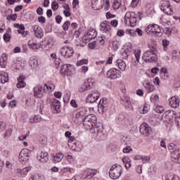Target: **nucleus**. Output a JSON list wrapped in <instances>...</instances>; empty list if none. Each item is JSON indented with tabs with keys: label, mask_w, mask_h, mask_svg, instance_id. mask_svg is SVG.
<instances>
[{
	"label": "nucleus",
	"mask_w": 180,
	"mask_h": 180,
	"mask_svg": "<svg viewBox=\"0 0 180 180\" xmlns=\"http://www.w3.org/2000/svg\"><path fill=\"white\" fill-rule=\"evenodd\" d=\"M83 126L86 130H90L91 133L96 134L98 140H103L105 135L103 131V127L101 124H96V116L90 114L84 117L83 121Z\"/></svg>",
	"instance_id": "obj_1"
},
{
	"label": "nucleus",
	"mask_w": 180,
	"mask_h": 180,
	"mask_svg": "<svg viewBox=\"0 0 180 180\" xmlns=\"http://www.w3.org/2000/svg\"><path fill=\"white\" fill-rule=\"evenodd\" d=\"M148 49L143 55V60L145 63H157L158 56H157V48L155 46L148 44Z\"/></svg>",
	"instance_id": "obj_2"
},
{
	"label": "nucleus",
	"mask_w": 180,
	"mask_h": 180,
	"mask_svg": "<svg viewBox=\"0 0 180 180\" xmlns=\"http://www.w3.org/2000/svg\"><path fill=\"white\" fill-rule=\"evenodd\" d=\"M168 149L172 154V161L176 164L180 163V149L175 143L168 145Z\"/></svg>",
	"instance_id": "obj_3"
},
{
	"label": "nucleus",
	"mask_w": 180,
	"mask_h": 180,
	"mask_svg": "<svg viewBox=\"0 0 180 180\" xmlns=\"http://www.w3.org/2000/svg\"><path fill=\"white\" fill-rule=\"evenodd\" d=\"M123 172V167L120 165H113L109 171L110 178L111 179H119Z\"/></svg>",
	"instance_id": "obj_4"
},
{
	"label": "nucleus",
	"mask_w": 180,
	"mask_h": 180,
	"mask_svg": "<svg viewBox=\"0 0 180 180\" xmlns=\"http://www.w3.org/2000/svg\"><path fill=\"white\" fill-rule=\"evenodd\" d=\"M60 54L65 58H70L74 56V49L71 46H63L60 49Z\"/></svg>",
	"instance_id": "obj_5"
},
{
	"label": "nucleus",
	"mask_w": 180,
	"mask_h": 180,
	"mask_svg": "<svg viewBox=\"0 0 180 180\" xmlns=\"http://www.w3.org/2000/svg\"><path fill=\"white\" fill-rule=\"evenodd\" d=\"M139 131L141 134H143L145 137H148V136L151 134V127H150L148 124L144 122L141 125Z\"/></svg>",
	"instance_id": "obj_6"
},
{
	"label": "nucleus",
	"mask_w": 180,
	"mask_h": 180,
	"mask_svg": "<svg viewBox=\"0 0 180 180\" xmlns=\"http://www.w3.org/2000/svg\"><path fill=\"white\" fill-rule=\"evenodd\" d=\"M95 84V79L89 78L86 82L84 83L83 86L79 89L80 92H85V91H88V89H91L94 88Z\"/></svg>",
	"instance_id": "obj_7"
},
{
	"label": "nucleus",
	"mask_w": 180,
	"mask_h": 180,
	"mask_svg": "<svg viewBox=\"0 0 180 180\" xmlns=\"http://www.w3.org/2000/svg\"><path fill=\"white\" fill-rule=\"evenodd\" d=\"M107 78L110 79H117L120 78V70L116 68H112L107 72Z\"/></svg>",
	"instance_id": "obj_8"
},
{
	"label": "nucleus",
	"mask_w": 180,
	"mask_h": 180,
	"mask_svg": "<svg viewBox=\"0 0 180 180\" xmlns=\"http://www.w3.org/2000/svg\"><path fill=\"white\" fill-rule=\"evenodd\" d=\"M99 96H101V94H99V91H94L90 93L86 99L87 103H95L98 99H99Z\"/></svg>",
	"instance_id": "obj_9"
},
{
	"label": "nucleus",
	"mask_w": 180,
	"mask_h": 180,
	"mask_svg": "<svg viewBox=\"0 0 180 180\" xmlns=\"http://www.w3.org/2000/svg\"><path fill=\"white\" fill-rule=\"evenodd\" d=\"M97 36L98 32H96V30L94 29L89 30L86 34L83 37V40L85 41H91V40H94V39H95Z\"/></svg>",
	"instance_id": "obj_10"
},
{
	"label": "nucleus",
	"mask_w": 180,
	"mask_h": 180,
	"mask_svg": "<svg viewBox=\"0 0 180 180\" xmlns=\"http://www.w3.org/2000/svg\"><path fill=\"white\" fill-rule=\"evenodd\" d=\"M60 108H61V103L60 102V101L56 98L52 100L51 107L52 112H53V113H60V112H61Z\"/></svg>",
	"instance_id": "obj_11"
},
{
	"label": "nucleus",
	"mask_w": 180,
	"mask_h": 180,
	"mask_svg": "<svg viewBox=\"0 0 180 180\" xmlns=\"http://www.w3.org/2000/svg\"><path fill=\"white\" fill-rule=\"evenodd\" d=\"M72 65H63L61 66L60 72L67 76L72 75Z\"/></svg>",
	"instance_id": "obj_12"
},
{
	"label": "nucleus",
	"mask_w": 180,
	"mask_h": 180,
	"mask_svg": "<svg viewBox=\"0 0 180 180\" xmlns=\"http://www.w3.org/2000/svg\"><path fill=\"white\" fill-rule=\"evenodd\" d=\"M97 172L98 171H96V169H87L84 171L83 178L84 179H92V176L96 175Z\"/></svg>",
	"instance_id": "obj_13"
},
{
	"label": "nucleus",
	"mask_w": 180,
	"mask_h": 180,
	"mask_svg": "<svg viewBox=\"0 0 180 180\" xmlns=\"http://www.w3.org/2000/svg\"><path fill=\"white\" fill-rule=\"evenodd\" d=\"M108 110V99L106 98H103L102 100L100 101L98 103V110L104 113Z\"/></svg>",
	"instance_id": "obj_14"
},
{
	"label": "nucleus",
	"mask_w": 180,
	"mask_h": 180,
	"mask_svg": "<svg viewBox=\"0 0 180 180\" xmlns=\"http://www.w3.org/2000/svg\"><path fill=\"white\" fill-rule=\"evenodd\" d=\"M180 100L178 96H173L169 99V105L171 108H176L179 106Z\"/></svg>",
	"instance_id": "obj_15"
},
{
	"label": "nucleus",
	"mask_w": 180,
	"mask_h": 180,
	"mask_svg": "<svg viewBox=\"0 0 180 180\" xmlns=\"http://www.w3.org/2000/svg\"><path fill=\"white\" fill-rule=\"evenodd\" d=\"M112 26H110V22L109 21H104L100 25V30L103 33H108L110 30Z\"/></svg>",
	"instance_id": "obj_16"
},
{
	"label": "nucleus",
	"mask_w": 180,
	"mask_h": 180,
	"mask_svg": "<svg viewBox=\"0 0 180 180\" xmlns=\"http://www.w3.org/2000/svg\"><path fill=\"white\" fill-rule=\"evenodd\" d=\"M37 160L44 164L47 162L49 161V153L46 151H41L37 156Z\"/></svg>",
	"instance_id": "obj_17"
},
{
	"label": "nucleus",
	"mask_w": 180,
	"mask_h": 180,
	"mask_svg": "<svg viewBox=\"0 0 180 180\" xmlns=\"http://www.w3.org/2000/svg\"><path fill=\"white\" fill-rule=\"evenodd\" d=\"M32 30L34 32V35L36 36V37H37L38 39H41V37H43V30L41 29V27H39V25H33Z\"/></svg>",
	"instance_id": "obj_18"
},
{
	"label": "nucleus",
	"mask_w": 180,
	"mask_h": 180,
	"mask_svg": "<svg viewBox=\"0 0 180 180\" xmlns=\"http://www.w3.org/2000/svg\"><path fill=\"white\" fill-rule=\"evenodd\" d=\"M26 79V77L25 75H21L18 79V83L16 84L17 88H25L26 86V82H25V80Z\"/></svg>",
	"instance_id": "obj_19"
},
{
	"label": "nucleus",
	"mask_w": 180,
	"mask_h": 180,
	"mask_svg": "<svg viewBox=\"0 0 180 180\" xmlns=\"http://www.w3.org/2000/svg\"><path fill=\"white\" fill-rule=\"evenodd\" d=\"M128 20L132 27H134L136 25H137V20H139V14H136V13H134L133 16H130L129 18H128Z\"/></svg>",
	"instance_id": "obj_20"
},
{
	"label": "nucleus",
	"mask_w": 180,
	"mask_h": 180,
	"mask_svg": "<svg viewBox=\"0 0 180 180\" xmlns=\"http://www.w3.org/2000/svg\"><path fill=\"white\" fill-rule=\"evenodd\" d=\"M9 81V75L8 72L1 71L0 72V82L1 84H5Z\"/></svg>",
	"instance_id": "obj_21"
},
{
	"label": "nucleus",
	"mask_w": 180,
	"mask_h": 180,
	"mask_svg": "<svg viewBox=\"0 0 180 180\" xmlns=\"http://www.w3.org/2000/svg\"><path fill=\"white\" fill-rule=\"evenodd\" d=\"M134 56L136 60H132L131 63L134 64V65H139L140 63V57L141 56V51L140 50H136L134 51Z\"/></svg>",
	"instance_id": "obj_22"
},
{
	"label": "nucleus",
	"mask_w": 180,
	"mask_h": 180,
	"mask_svg": "<svg viewBox=\"0 0 180 180\" xmlns=\"http://www.w3.org/2000/svg\"><path fill=\"white\" fill-rule=\"evenodd\" d=\"M43 91V86L41 85H38L34 88V96L35 98H40L41 97V92Z\"/></svg>",
	"instance_id": "obj_23"
},
{
	"label": "nucleus",
	"mask_w": 180,
	"mask_h": 180,
	"mask_svg": "<svg viewBox=\"0 0 180 180\" xmlns=\"http://www.w3.org/2000/svg\"><path fill=\"white\" fill-rule=\"evenodd\" d=\"M116 64L121 71H126V68L127 66L126 65V62H124V60L118 59L116 60Z\"/></svg>",
	"instance_id": "obj_24"
},
{
	"label": "nucleus",
	"mask_w": 180,
	"mask_h": 180,
	"mask_svg": "<svg viewBox=\"0 0 180 180\" xmlns=\"http://www.w3.org/2000/svg\"><path fill=\"white\" fill-rule=\"evenodd\" d=\"M29 64L32 70H36L39 67V60L34 58H30Z\"/></svg>",
	"instance_id": "obj_25"
},
{
	"label": "nucleus",
	"mask_w": 180,
	"mask_h": 180,
	"mask_svg": "<svg viewBox=\"0 0 180 180\" xmlns=\"http://www.w3.org/2000/svg\"><path fill=\"white\" fill-rule=\"evenodd\" d=\"M8 64V56L6 54H3L0 58V66L1 68H5Z\"/></svg>",
	"instance_id": "obj_26"
},
{
	"label": "nucleus",
	"mask_w": 180,
	"mask_h": 180,
	"mask_svg": "<svg viewBox=\"0 0 180 180\" xmlns=\"http://www.w3.org/2000/svg\"><path fill=\"white\" fill-rule=\"evenodd\" d=\"M63 158H64V155L61 153H56L55 156H53V161L55 164H57V162H61Z\"/></svg>",
	"instance_id": "obj_27"
},
{
	"label": "nucleus",
	"mask_w": 180,
	"mask_h": 180,
	"mask_svg": "<svg viewBox=\"0 0 180 180\" xmlns=\"http://www.w3.org/2000/svg\"><path fill=\"white\" fill-rule=\"evenodd\" d=\"M164 115L166 116V117H167V119L171 120L172 118L175 119V117L176 116V112H175V111L174 110H167L165 113Z\"/></svg>",
	"instance_id": "obj_28"
},
{
	"label": "nucleus",
	"mask_w": 180,
	"mask_h": 180,
	"mask_svg": "<svg viewBox=\"0 0 180 180\" xmlns=\"http://www.w3.org/2000/svg\"><path fill=\"white\" fill-rule=\"evenodd\" d=\"M157 27H158L155 28V30L153 31V34L155 37H161V36H162L163 30L158 25H157Z\"/></svg>",
	"instance_id": "obj_29"
},
{
	"label": "nucleus",
	"mask_w": 180,
	"mask_h": 180,
	"mask_svg": "<svg viewBox=\"0 0 180 180\" xmlns=\"http://www.w3.org/2000/svg\"><path fill=\"white\" fill-rule=\"evenodd\" d=\"M120 54L122 58H124V60H126V58H127L130 54V52L129 51V49L122 48L120 51Z\"/></svg>",
	"instance_id": "obj_30"
},
{
	"label": "nucleus",
	"mask_w": 180,
	"mask_h": 180,
	"mask_svg": "<svg viewBox=\"0 0 180 180\" xmlns=\"http://www.w3.org/2000/svg\"><path fill=\"white\" fill-rule=\"evenodd\" d=\"M55 86L53 84H44L43 91L45 92V94H50V92H52L53 90L54 89Z\"/></svg>",
	"instance_id": "obj_31"
},
{
	"label": "nucleus",
	"mask_w": 180,
	"mask_h": 180,
	"mask_svg": "<svg viewBox=\"0 0 180 180\" xmlns=\"http://www.w3.org/2000/svg\"><path fill=\"white\" fill-rule=\"evenodd\" d=\"M21 157H25V158H29L32 155V151L29 149H22L20 153Z\"/></svg>",
	"instance_id": "obj_32"
},
{
	"label": "nucleus",
	"mask_w": 180,
	"mask_h": 180,
	"mask_svg": "<svg viewBox=\"0 0 180 180\" xmlns=\"http://www.w3.org/2000/svg\"><path fill=\"white\" fill-rule=\"evenodd\" d=\"M162 180H179V176L175 174H167L162 178Z\"/></svg>",
	"instance_id": "obj_33"
},
{
	"label": "nucleus",
	"mask_w": 180,
	"mask_h": 180,
	"mask_svg": "<svg viewBox=\"0 0 180 180\" xmlns=\"http://www.w3.org/2000/svg\"><path fill=\"white\" fill-rule=\"evenodd\" d=\"M28 46L32 49V50H39V44L34 42L33 40H30L28 41Z\"/></svg>",
	"instance_id": "obj_34"
},
{
	"label": "nucleus",
	"mask_w": 180,
	"mask_h": 180,
	"mask_svg": "<svg viewBox=\"0 0 180 180\" xmlns=\"http://www.w3.org/2000/svg\"><path fill=\"white\" fill-rule=\"evenodd\" d=\"M122 6V0H113L112 8V9H119Z\"/></svg>",
	"instance_id": "obj_35"
},
{
	"label": "nucleus",
	"mask_w": 180,
	"mask_h": 180,
	"mask_svg": "<svg viewBox=\"0 0 180 180\" xmlns=\"http://www.w3.org/2000/svg\"><path fill=\"white\" fill-rule=\"evenodd\" d=\"M162 11H163V13H165V15H174V11L172 10V6L171 5L162 10Z\"/></svg>",
	"instance_id": "obj_36"
},
{
	"label": "nucleus",
	"mask_w": 180,
	"mask_h": 180,
	"mask_svg": "<svg viewBox=\"0 0 180 180\" xmlns=\"http://www.w3.org/2000/svg\"><path fill=\"white\" fill-rule=\"evenodd\" d=\"M160 9L161 11H163L165 8H168L171 4H169V1L168 0H162L160 2Z\"/></svg>",
	"instance_id": "obj_37"
},
{
	"label": "nucleus",
	"mask_w": 180,
	"mask_h": 180,
	"mask_svg": "<svg viewBox=\"0 0 180 180\" xmlns=\"http://www.w3.org/2000/svg\"><path fill=\"white\" fill-rule=\"evenodd\" d=\"M160 77L162 79H168V70H167V68H162Z\"/></svg>",
	"instance_id": "obj_38"
},
{
	"label": "nucleus",
	"mask_w": 180,
	"mask_h": 180,
	"mask_svg": "<svg viewBox=\"0 0 180 180\" xmlns=\"http://www.w3.org/2000/svg\"><path fill=\"white\" fill-rule=\"evenodd\" d=\"M143 86L148 92H153L154 91V85L148 82L143 84Z\"/></svg>",
	"instance_id": "obj_39"
},
{
	"label": "nucleus",
	"mask_w": 180,
	"mask_h": 180,
	"mask_svg": "<svg viewBox=\"0 0 180 180\" xmlns=\"http://www.w3.org/2000/svg\"><path fill=\"white\" fill-rule=\"evenodd\" d=\"M69 147H71V149L74 151H79V142L75 141L71 146H69Z\"/></svg>",
	"instance_id": "obj_40"
},
{
	"label": "nucleus",
	"mask_w": 180,
	"mask_h": 180,
	"mask_svg": "<svg viewBox=\"0 0 180 180\" xmlns=\"http://www.w3.org/2000/svg\"><path fill=\"white\" fill-rule=\"evenodd\" d=\"M41 121V117L40 115H34L30 119V123H39Z\"/></svg>",
	"instance_id": "obj_41"
},
{
	"label": "nucleus",
	"mask_w": 180,
	"mask_h": 180,
	"mask_svg": "<svg viewBox=\"0 0 180 180\" xmlns=\"http://www.w3.org/2000/svg\"><path fill=\"white\" fill-rule=\"evenodd\" d=\"M122 101L124 102L125 108H130L131 106V103H130V98L128 96H124L122 98Z\"/></svg>",
	"instance_id": "obj_42"
},
{
	"label": "nucleus",
	"mask_w": 180,
	"mask_h": 180,
	"mask_svg": "<svg viewBox=\"0 0 180 180\" xmlns=\"http://www.w3.org/2000/svg\"><path fill=\"white\" fill-rule=\"evenodd\" d=\"M89 60L88 59H82L80 60H78L76 63V65H77V67H80L81 65H84L85 64H88Z\"/></svg>",
	"instance_id": "obj_43"
},
{
	"label": "nucleus",
	"mask_w": 180,
	"mask_h": 180,
	"mask_svg": "<svg viewBox=\"0 0 180 180\" xmlns=\"http://www.w3.org/2000/svg\"><path fill=\"white\" fill-rule=\"evenodd\" d=\"M130 16H134V12L131 11H129V12H127L126 14H125V16H124V20L125 22H127L129 21V19H130Z\"/></svg>",
	"instance_id": "obj_44"
},
{
	"label": "nucleus",
	"mask_w": 180,
	"mask_h": 180,
	"mask_svg": "<svg viewBox=\"0 0 180 180\" xmlns=\"http://www.w3.org/2000/svg\"><path fill=\"white\" fill-rule=\"evenodd\" d=\"M174 120L178 127H180V112L176 113V116L174 117Z\"/></svg>",
	"instance_id": "obj_45"
},
{
	"label": "nucleus",
	"mask_w": 180,
	"mask_h": 180,
	"mask_svg": "<svg viewBox=\"0 0 180 180\" xmlns=\"http://www.w3.org/2000/svg\"><path fill=\"white\" fill-rule=\"evenodd\" d=\"M155 112H156V113H163L164 112V107L161 106V105H157L155 109H154Z\"/></svg>",
	"instance_id": "obj_46"
},
{
	"label": "nucleus",
	"mask_w": 180,
	"mask_h": 180,
	"mask_svg": "<svg viewBox=\"0 0 180 180\" xmlns=\"http://www.w3.org/2000/svg\"><path fill=\"white\" fill-rule=\"evenodd\" d=\"M162 46L165 51H167L168 46H169V41L167 39H163L162 40Z\"/></svg>",
	"instance_id": "obj_47"
},
{
	"label": "nucleus",
	"mask_w": 180,
	"mask_h": 180,
	"mask_svg": "<svg viewBox=\"0 0 180 180\" xmlns=\"http://www.w3.org/2000/svg\"><path fill=\"white\" fill-rule=\"evenodd\" d=\"M70 25H71L70 21H65L64 22V24L63 25V29L65 32H67V30H68V27H70Z\"/></svg>",
	"instance_id": "obj_48"
},
{
	"label": "nucleus",
	"mask_w": 180,
	"mask_h": 180,
	"mask_svg": "<svg viewBox=\"0 0 180 180\" xmlns=\"http://www.w3.org/2000/svg\"><path fill=\"white\" fill-rule=\"evenodd\" d=\"M91 6L94 11H99L102 8V6H98V1L93 3Z\"/></svg>",
	"instance_id": "obj_49"
},
{
	"label": "nucleus",
	"mask_w": 180,
	"mask_h": 180,
	"mask_svg": "<svg viewBox=\"0 0 180 180\" xmlns=\"http://www.w3.org/2000/svg\"><path fill=\"white\" fill-rule=\"evenodd\" d=\"M130 151H133V149L130 146H127L123 148V153H124V154H129Z\"/></svg>",
	"instance_id": "obj_50"
},
{
	"label": "nucleus",
	"mask_w": 180,
	"mask_h": 180,
	"mask_svg": "<svg viewBox=\"0 0 180 180\" xmlns=\"http://www.w3.org/2000/svg\"><path fill=\"white\" fill-rule=\"evenodd\" d=\"M127 33L128 34H130L132 37H136V36L137 35L136 34V31H134V30H127Z\"/></svg>",
	"instance_id": "obj_51"
},
{
	"label": "nucleus",
	"mask_w": 180,
	"mask_h": 180,
	"mask_svg": "<svg viewBox=\"0 0 180 180\" xmlns=\"http://www.w3.org/2000/svg\"><path fill=\"white\" fill-rule=\"evenodd\" d=\"M51 8L53 11H57V9H58V3L53 1L51 4Z\"/></svg>",
	"instance_id": "obj_52"
},
{
	"label": "nucleus",
	"mask_w": 180,
	"mask_h": 180,
	"mask_svg": "<svg viewBox=\"0 0 180 180\" xmlns=\"http://www.w3.org/2000/svg\"><path fill=\"white\" fill-rule=\"evenodd\" d=\"M158 99H160V97L157 94L153 95L150 97V101H151V102H153V103L157 102V101H158Z\"/></svg>",
	"instance_id": "obj_53"
},
{
	"label": "nucleus",
	"mask_w": 180,
	"mask_h": 180,
	"mask_svg": "<svg viewBox=\"0 0 180 180\" xmlns=\"http://www.w3.org/2000/svg\"><path fill=\"white\" fill-rule=\"evenodd\" d=\"M117 25H119L117 20H113L110 22V25L112 26L113 27H117Z\"/></svg>",
	"instance_id": "obj_54"
},
{
	"label": "nucleus",
	"mask_w": 180,
	"mask_h": 180,
	"mask_svg": "<svg viewBox=\"0 0 180 180\" xmlns=\"http://www.w3.org/2000/svg\"><path fill=\"white\" fill-rule=\"evenodd\" d=\"M135 33H137L138 36H139V37H141V36H143V34H144V32L140 28H136L135 30Z\"/></svg>",
	"instance_id": "obj_55"
},
{
	"label": "nucleus",
	"mask_w": 180,
	"mask_h": 180,
	"mask_svg": "<svg viewBox=\"0 0 180 180\" xmlns=\"http://www.w3.org/2000/svg\"><path fill=\"white\" fill-rule=\"evenodd\" d=\"M74 141H75V136H70V137L69 138L68 146H72Z\"/></svg>",
	"instance_id": "obj_56"
},
{
	"label": "nucleus",
	"mask_w": 180,
	"mask_h": 180,
	"mask_svg": "<svg viewBox=\"0 0 180 180\" xmlns=\"http://www.w3.org/2000/svg\"><path fill=\"white\" fill-rule=\"evenodd\" d=\"M142 160L143 164H146L150 161V158L148 156H142V158L141 159Z\"/></svg>",
	"instance_id": "obj_57"
},
{
	"label": "nucleus",
	"mask_w": 180,
	"mask_h": 180,
	"mask_svg": "<svg viewBox=\"0 0 180 180\" xmlns=\"http://www.w3.org/2000/svg\"><path fill=\"white\" fill-rule=\"evenodd\" d=\"M145 30L146 33H148V34H150V33H153V28L151 27V25H149L148 26H147Z\"/></svg>",
	"instance_id": "obj_58"
},
{
	"label": "nucleus",
	"mask_w": 180,
	"mask_h": 180,
	"mask_svg": "<svg viewBox=\"0 0 180 180\" xmlns=\"http://www.w3.org/2000/svg\"><path fill=\"white\" fill-rule=\"evenodd\" d=\"M30 169H31L30 167H27L23 168L22 169V172H23V174L24 175H27V173L30 171Z\"/></svg>",
	"instance_id": "obj_59"
},
{
	"label": "nucleus",
	"mask_w": 180,
	"mask_h": 180,
	"mask_svg": "<svg viewBox=\"0 0 180 180\" xmlns=\"http://www.w3.org/2000/svg\"><path fill=\"white\" fill-rule=\"evenodd\" d=\"M62 21H63V17H61V15H57L56 17V23L60 25V23H61Z\"/></svg>",
	"instance_id": "obj_60"
},
{
	"label": "nucleus",
	"mask_w": 180,
	"mask_h": 180,
	"mask_svg": "<svg viewBox=\"0 0 180 180\" xmlns=\"http://www.w3.org/2000/svg\"><path fill=\"white\" fill-rule=\"evenodd\" d=\"M12 134V129H7L4 133V137H9Z\"/></svg>",
	"instance_id": "obj_61"
},
{
	"label": "nucleus",
	"mask_w": 180,
	"mask_h": 180,
	"mask_svg": "<svg viewBox=\"0 0 180 180\" xmlns=\"http://www.w3.org/2000/svg\"><path fill=\"white\" fill-rule=\"evenodd\" d=\"M17 174L18 175V176H21L22 178L25 176V174H23V170L20 169H17Z\"/></svg>",
	"instance_id": "obj_62"
},
{
	"label": "nucleus",
	"mask_w": 180,
	"mask_h": 180,
	"mask_svg": "<svg viewBox=\"0 0 180 180\" xmlns=\"http://www.w3.org/2000/svg\"><path fill=\"white\" fill-rule=\"evenodd\" d=\"M4 41H9L11 40V35L9 34H5L4 35Z\"/></svg>",
	"instance_id": "obj_63"
},
{
	"label": "nucleus",
	"mask_w": 180,
	"mask_h": 180,
	"mask_svg": "<svg viewBox=\"0 0 180 180\" xmlns=\"http://www.w3.org/2000/svg\"><path fill=\"white\" fill-rule=\"evenodd\" d=\"M70 105L72 106V108H78V104L75 100H72L70 101Z\"/></svg>",
	"instance_id": "obj_64"
}]
</instances>
